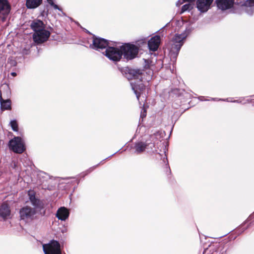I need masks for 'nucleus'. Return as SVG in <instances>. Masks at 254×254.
<instances>
[{
    "mask_svg": "<svg viewBox=\"0 0 254 254\" xmlns=\"http://www.w3.org/2000/svg\"><path fill=\"white\" fill-rule=\"evenodd\" d=\"M177 25L181 27L180 32L181 33H176L166 46V48L169 51V56L173 62H176L181 47L192 30L191 26L188 23H184L182 20L178 21Z\"/></svg>",
    "mask_w": 254,
    "mask_h": 254,
    "instance_id": "1",
    "label": "nucleus"
},
{
    "mask_svg": "<svg viewBox=\"0 0 254 254\" xmlns=\"http://www.w3.org/2000/svg\"><path fill=\"white\" fill-rule=\"evenodd\" d=\"M158 136H159L158 134L144 135L134 143L132 148L134 153L139 154L145 152L148 153L153 151L154 144Z\"/></svg>",
    "mask_w": 254,
    "mask_h": 254,
    "instance_id": "2",
    "label": "nucleus"
},
{
    "mask_svg": "<svg viewBox=\"0 0 254 254\" xmlns=\"http://www.w3.org/2000/svg\"><path fill=\"white\" fill-rule=\"evenodd\" d=\"M128 72L132 78L136 79H142V75L144 74L143 71L139 69L129 68L128 70ZM130 84L137 99L139 100V97L143 94L145 90V86L142 83V80L138 81L137 83L131 82Z\"/></svg>",
    "mask_w": 254,
    "mask_h": 254,
    "instance_id": "3",
    "label": "nucleus"
},
{
    "mask_svg": "<svg viewBox=\"0 0 254 254\" xmlns=\"http://www.w3.org/2000/svg\"><path fill=\"white\" fill-rule=\"evenodd\" d=\"M138 52L139 47L134 44L125 43L122 45L123 56L127 61L135 58L138 55Z\"/></svg>",
    "mask_w": 254,
    "mask_h": 254,
    "instance_id": "4",
    "label": "nucleus"
},
{
    "mask_svg": "<svg viewBox=\"0 0 254 254\" xmlns=\"http://www.w3.org/2000/svg\"><path fill=\"white\" fill-rule=\"evenodd\" d=\"M102 53L110 60L115 62H119L123 56L122 46L114 47L109 45Z\"/></svg>",
    "mask_w": 254,
    "mask_h": 254,
    "instance_id": "5",
    "label": "nucleus"
},
{
    "mask_svg": "<svg viewBox=\"0 0 254 254\" xmlns=\"http://www.w3.org/2000/svg\"><path fill=\"white\" fill-rule=\"evenodd\" d=\"M8 147L10 150L16 153L21 154L25 150L24 142L20 136L14 137L8 142Z\"/></svg>",
    "mask_w": 254,
    "mask_h": 254,
    "instance_id": "6",
    "label": "nucleus"
},
{
    "mask_svg": "<svg viewBox=\"0 0 254 254\" xmlns=\"http://www.w3.org/2000/svg\"><path fill=\"white\" fill-rule=\"evenodd\" d=\"M43 249L45 254H62L60 244L54 240L43 245Z\"/></svg>",
    "mask_w": 254,
    "mask_h": 254,
    "instance_id": "7",
    "label": "nucleus"
},
{
    "mask_svg": "<svg viewBox=\"0 0 254 254\" xmlns=\"http://www.w3.org/2000/svg\"><path fill=\"white\" fill-rule=\"evenodd\" d=\"M19 214L21 220L28 222L35 218L36 211L35 208L26 206L20 210Z\"/></svg>",
    "mask_w": 254,
    "mask_h": 254,
    "instance_id": "8",
    "label": "nucleus"
},
{
    "mask_svg": "<svg viewBox=\"0 0 254 254\" xmlns=\"http://www.w3.org/2000/svg\"><path fill=\"white\" fill-rule=\"evenodd\" d=\"M109 45V42L107 40L94 36L92 43L90 45L89 47L97 51H102L106 50Z\"/></svg>",
    "mask_w": 254,
    "mask_h": 254,
    "instance_id": "9",
    "label": "nucleus"
},
{
    "mask_svg": "<svg viewBox=\"0 0 254 254\" xmlns=\"http://www.w3.org/2000/svg\"><path fill=\"white\" fill-rule=\"evenodd\" d=\"M10 11V5L7 0H0V20L5 21Z\"/></svg>",
    "mask_w": 254,
    "mask_h": 254,
    "instance_id": "10",
    "label": "nucleus"
},
{
    "mask_svg": "<svg viewBox=\"0 0 254 254\" xmlns=\"http://www.w3.org/2000/svg\"><path fill=\"white\" fill-rule=\"evenodd\" d=\"M50 34V32L46 29L34 33L33 35V40L37 44L43 43L48 39Z\"/></svg>",
    "mask_w": 254,
    "mask_h": 254,
    "instance_id": "11",
    "label": "nucleus"
},
{
    "mask_svg": "<svg viewBox=\"0 0 254 254\" xmlns=\"http://www.w3.org/2000/svg\"><path fill=\"white\" fill-rule=\"evenodd\" d=\"M215 3L218 9L224 11L233 7L234 0H216Z\"/></svg>",
    "mask_w": 254,
    "mask_h": 254,
    "instance_id": "12",
    "label": "nucleus"
},
{
    "mask_svg": "<svg viewBox=\"0 0 254 254\" xmlns=\"http://www.w3.org/2000/svg\"><path fill=\"white\" fill-rule=\"evenodd\" d=\"M213 0H197V8L201 12H206L210 7Z\"/></svg>",
    "mask_w": 254,
    "mask_h": 254,
    "instance_id": "13",
    "label": "nucleus"
},
{
    "mask_svg": "<svg viewBox=\"0 0 254 254\" xmlns=\"http://www.w3.org/2000/svg\"><path fill=\"white\" fill-rule=\"evenodd\" d=\"M161 42L160 37L159 35H155L152 37L148 42L149 49L152 51H156L160 45Z\"/></svg>",
    "mask_w": 254,
    "mask_h": 254,
    "instance_id": "14",
    "label": "nucleus"
},
{
    "mask_svg": "<svg viewBox=\"0 0 254 254\" xmlns=\"http://www.w3.org/2000/svg\"><path fill=\"white\" fill-rule=\"evenodd\" d=\"M11 95V91L9 85L6 83L1 84L0 87V99H9Z\"/></svg>",
    "mask_w": 254,
    "mask_h": 254,
    "instance_id": "15",
    "label": "nucleus"
},
{
    "mask_svg": "<svg viewBox=\"0 0 254 254\" xmlns=\"http://www.w3.org/2000/svg\"><path fill=\"white\" fill-rule=\"evenodd\" d=\"M68 210L65 207H61L58 209L56 213V217L62 221H65L69 216Z\"/></svg>",
    "mask_w": 254,
    "mask_h": 254,
    "instance_id": "16",
    "label": "nucleus"
},
{
    "mask_svg": "<svg viewBox=\"0 0 254 254\" xmlns=\"http://www.w3.org/2000/svg\"><path fill=\"white\" fill-rule=\"evenodd\" d=\"M30 26L35 32L34 33L45 30V25L43 21L38 19L33 20L31 23Z\"/></svg>",
    "mask_w": 254,
    "mask_h": 254,
    "instance_id": "17",
    "label": "nucleus"
},
{
    "mask_svg": "<svg viewBox=\"0 0 254 254\" xmlns=\"http://www.w3.org/2000/svg\"><path fill=\"white\" fill-rule=\"evenodd\" d=\"M10 209L8 204L3 203L0 207V216L4 219L7 218L10 215Z\"/></svg>",
    "mask_w": 254,
    "mask_h": 254,
    "instance_id": "18",
    "label": "nucleus"
},
{
    "mask_svg": "<svg viewBox=\"0 0 254 254\" xmlns=\"http://www.w3.org/2000/svg\"><path fill=\"white\" fill-rule=\"evenodd\" d=\"M29 195L31 203L35 208L42 209L43 207V203L35 197V194L33 192H29Z\"/></svg>",
    "mask_w": 254,
    "mask_h": 254,
    "instance_id": "19",
    "label": "nucleus"
},
{
    "mask_svg": "<svg viewBox=\"0 0 254 254\" xmlns=\"http://www.w3.org/2000/svg\"><path fill=\"white\" fill-rule=\"evenodd\" d=\"M0 109L2 111L9 110L11 109V102L9 99H0Z\"/></svg>",
    "mask_w": 254,
    "mask_h": 254,
    "instance_id": "20",
    "label": "nucleus"
},
{
    "mask_svg": "<svg viewBox=\"0 0 254 254\" xmlns=\"http://www.w3.org/2000/svg\"><path fill=\"white\" fill-rule=\"evenodd\" d=\"M42 0H26V6L27 8L34 9L41 5Z\"/></svg>",
    "mask_w": 254,
    "mask_h": 254,
    "instance_id": "21",
    "label": "nucleus"
},
{
    "mask_svg": "<svg viewBox=\"0 0 254 254\" xmlns=\"http://www.w3.org/2000/svg\"><path fill=\"white\" fill-rule=\"evenodd\" d=\"M9 125L10 126L13 131L15 132L18 131V126L16 120H11L9 123Z\"/></svg>",
    "mask_w": 254,
    "mask_h": 254,
    "instance_id": "22",
    "label": "nucleus"
},
{
    "mask_svg": "<svg viewBox=\"0 0 254 254\" xmlns=\"http://www.w3.org/2000/svg\"><path fill=\"white\" fill-rule=\"evenodd\" d=\"M210 100H212V101H227V102H233V103H241V101H240L239 100H232L230 99V98H227L226 99L211 98Z\"/></svg>",
    "mask_w": 254,
    "mask_h": 254,
    "instance_id": "23",
    "label": "nucleus"
},
{
    "mask_svg": "<svg viewBox=\"0 0 254 254\" xmlns=\"http://www.w3.org/2000/svg\"><path fill=\"white\" fill-rule=\"evenodd\" d=\"M191 8H192V6L191 4H190V3L186 4L182 6L181 13H182L187 10H190Z\"/></svg>",
    "mask_w": 254,
    "mask_h": 254,
    "instance_id": "24",
    "label": "nucleus"
},
{
    "mask_svg": "<svg viewBox=\"0 0 254 254\" xmlns=\"http://www.w3.org/2000/svg\"><path fill=\"white\" fill-rule=\"evenodd\" d=\"M99 165V164L96 165V166H94L93 167H91L90 168H89L88 169H87V170H86L85 172H83L81 174V176H85L87 175H88V174H89L90 173L92 172L94 169H95V168Z\"/></svg>",
    "mask_w": 254,
    "mask_h": 254,
    "instance_id": "25",
    "label": "nucleus"
},
{
    "mask_svg": "<svg viewBox=\"0 0 254 254\" xmlns=\"http://www.w3.org/2000/svg\"><path fill=\"white\" fill-rule=\"evenodd\" d=\"M245 5L250 7L254 6V0H247L245 2Z\"/></svg>",
    "mask_w": 254,
    "mask_h": 254,
    "instance_id": "26",
    "label": "nucleus"
},
{
    "mask_svg": "<svg viewBox=\"0 0 254 254\" xmlns=\"http://www.w3.org/2000/svg\"><path fill=\"white\" fill-rule=\"evenodd\" d=\"M29 48H25L22 50V54L23 55H28L29 53Z\"/></svg>",
    "mask_w": 254,
    "mask_h": 254,
    "instance_id": "27",
    "label": "nucleus"
},
{
    "mask_svg": "<svg viewBox=\"0 0 254 254\" xmlns=\"http://www.w3.org/2000/svg\"><path fill=\"white\" fill-rule=\"evenodd\" d=\"M146 112L144 109H143V111H141V112L140 118L142 119H143L144 118H145L146 117Z\"/></svg>",
    "mask_w": 254,
    "mask_h": 254,
    "instance_id": "28",
    "label": "nucleus"
},
{
    "mask_svg": "<svg viewBox=\"0 0 254 254\" xmlns=\"http://www.w3.org/2000/svg\"><path fill=\"white\" fill-rule=\"evenodd\" d=\"M51 6H52L55 9H58L60 11L62 10V9L60 8L58 5L55 4L54 3Z\"/></svg>",
    "mask_w": 254,
    "mask_h": 254,
    "instance_id": "29",
    "label": "nucleus"
},
{
    "mask_svg": "<svg viewBox=\"0 0 254 254\" xmlns=\"http://www.w3.org/2000/svg\"><path fill=\"white\" fill-rule=\"evenodd\" d=\"M40 176L43 177H45V178H48L49 177V176L45 173L44 172H42L40 174H39Z\"/></svg>",
    "mask_w": 254,
    "mask_h": 254,
    "instance_id": "30",
    "label": "nucleus"
},
{
    "mask_svg": "<svg viewBox=\"0 0 254 254\" xmlns=\"http://www.w3.org/2000/svg\"><path fill=\"white\" fill-rule=\"evenodd\" d=\"M183 2H184L183 1V0H182V1L181 0H179L177 2H176V6H179L180 5H181Z\"/></svg>",
    "mask_w": 254,
    "mask_h": 254,
    "instance_id": "31",
    "label": "nucleus"
},
{
    "mask_svg": "<svg viewBox=\"0 0 254 254\" xmlns=\"http://www.w3.org/2000/svg\"><path fill=\"white\" fill-rule=\"evenodd\" d=\"M144 129H145V127H139L137 128V129L136 130V132H138V130H144Z\"/></svg>",
    "mask_w": 254,
    "mask_h": 254,
    "instance_id": "32",
    "label": "nucleus"
},
{
    "mask_svg": "<svg viewBox=\"0 0 254 254\" xmlns=\"http://www.w3.org/2000/svg\"><path fill=\"white\" fill-rule=\"evenodd\" d=\"M48 2L52 5L54 2L53 0H47Z\"/></svg>",
    "mask_w": 254,
    "mask_h": 254,
    "instance_id": "33",
    "label": "nucleus"
},
{
    "mask_svg": "<svg viewBox=\"0 0 254 254\" xmlns=\"http://www.w3.org/2000/svg\"><path fill=\"white\" fill-rule=\"evenodd\" d=\"M199 98L201 101L206 100L205 99H204V97H203V96H201Z\"/></svg>",
    "mask_w": 254,
    "mask_h": 254,
    "instance_id": "34",
    "label": "nucleus"
},
{
    "mask_svg": "<svg viewBox=\"0 0 254 254\" xmlns=\"http://www.w3.org/2000/svg\"><path fill=\"white\" fill-rule=\"evenodd\" d=\"M194 1V0H183L184 2H186V1L192 2V1Z\"/></svg>",
    "mask_w": 254,
    "mask_h": 254,
    "instance_id": "35",
    "label": "nucleus"
},
{
    "mask_svg": "<svg viewBox=\"0 0 254 254\" xmlns=\"http://www.w3.org/2000/svg\"><path fill=\"white\" fill-rule=\"evenodd\" d=\"M165 159H166V160H167V157H166V155H164V156L163 157V161H164V162H165Z\"/></svg>",
    "mask_w": 254,
    "mask_h": 254,
    "instance_id": "36",
    "label": "nucleus"
},
{
    "mask_svg": "<svg viewBox=\"0 0 254 254\" xmlns=\"http://www.w3.org/2000/svg\"><path fill=\"white\" fill-rule=\"evenodd\" d=\"M11 74H12V75H13V76H15V75H16V73H15V72H12V73H11Z\"/></svg>",
    "mask_w": 254,
    "mask_h": 254,
    "instance_id": "37",
    "label": "nucleus"
},
{
    "mask_svg": "<svg viewBox=\"0 0 254 254\" xmlns=\"http://www.w3.org/2000/svg\"><path fill=\"white\" fill-rule=\"evenodd\" d=\"M150 77H149L148 79H146V80H147V81H149V80H150Z\"/></svg>",
    "mask_w": 254,
    "mask_h": 254,
    "instance_id": "38",
    "label": "nucleus"
},
{
    "mask_svg": "<svg viewBox=\"0 0 254 254\" xmlns=\"http://www.w3.org/2000/svg\"><path fill=\"white\" fill-rule=\"evenodd\" d=\"M176 30H177L178 32H179V30L177 28H176Z\"/></svg>",
    "mask_w": 254,
    "mask_h": 254,
    "instance_id": "39",
    "label": "nucleus"
},
{
    "mask_svg": "<svg viewBox=\"0 0 254 254\" xmlns=\"http://www.w3.org/2000/svg\"><path fill=\"white\" fill-rule=\"evenodd\" d=\"M14 167L16 166V165H15V163H14Z\"/></svg>",
    "mask_w": 254,
    "mask_h": 254,
    "instance_id": "40",
    "label": "nucleus"
}]
</instances>
